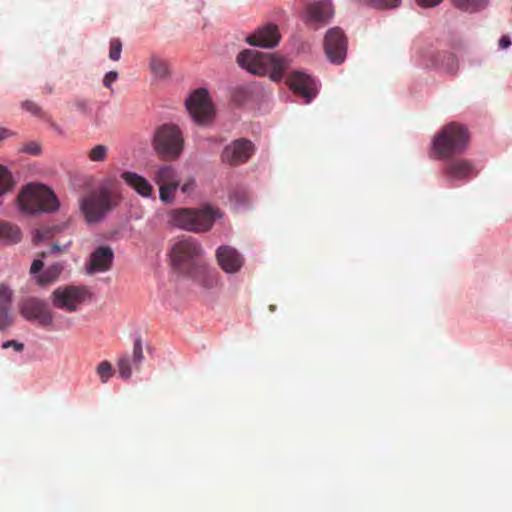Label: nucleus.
Wrapping results in <instances>:
<instances>
[{"instance_id": "nucleus-1", "label": "nucleus", "mask_w": 512, "mask_h": 512, "mask_svg": "<svg viewBox=\"0 0 512 512\" xmlns=\"http://www.w3.org/2000/svg\"><path fill=\"white\" fill-rule=\"evenodd\" d=\"M470 134L467 127L457 122L443 126L431 141L430 156L434 159H450L464 153L469 145Z\"/></svg>"}, {"instance_id": "nucleus-2", "label": "nucleus", "mask_w": 512, "mask_h": 512, "mask_svg": "<svg viewBox=\"0 0 512 512\" xmlns=\"http://www.w3.org/2000/svg\"><path fill=\"white\" fill-rule=\"evenodd\" d=\"M221 217L222 214L219 209L211 205H204L197 209H174L168 213V222L173 227L201 233L209 231L215 221Z\"/></svg>"}, {"instance_id": "nucleus-3", "label": "nucleus", "mask_w": 512, "mask_h": 512, "mask_svg": "<svg viewBox=\"0 0 512 512\" xmlns=\"http://www.w3.org/2000/svg\"><path fill=\"white\" fill-rule=\"evenodd\" d=\"M17 206L25 214L53 213L60 203L53 190L40 183L26 184L18 194Z\"/></svg>"}, {"instance_id": "nucleus-4", "label": "nucleus", "mask_w": 512, "mask_h": 512, "mask_svg": "<svg viewBox=\"0 0 512 512\" xmlns=\"http://www.w3.org/2000/svg\"><path fill=\"white\" fill-rule=\"evenodd\" d=\"M121 201V194L116 189L102 185L98 190L82 197L79 208L87 223L103 221Z\"/></svg>"}, {"instance_id": "nucleus-5", "label": "nucleus", "mask_w": 512, "mask_h": 512, "mask_svg": "<svg viewBox=\"0 0 512 512\" xmlns=\"http://www.w3.org/2000/svg\"><path fill=\"white\" fill-rule=\"evenodd\" d=\"M237 62L241 68L251 74L259 76L269 74L270 79L275 82L282 79L288 68L286 59L256 50L242 51L237 57Z\"/></svg>"}, {"instance_id": "nucleus-6", "label": "nucleus", "mask_w": 512, "mask_h": 512, "mask_svg": "<svg viewBox=\"0 0 512 512\" xmlns=\"http://www.w3.org/2000/svg\"><path fill=\"white\" fill-rule=\"evenodd\" d=\"M19 312L27 321L49 330L69 328L72 324L70 319H65L62 323L55 322L53 312L48 304L36 297L23 299L19 303Z\"/></svg>"}, {"instance_id": "nucleus-7", "label": "nucleus", "mask_w": 512, "mask_h": 512, "mask_svg": "<svg viewBox=\"0 0 512 512\" xmlns=\"http://www.w3.org/2000/svg\"><path fill=\"white\" fill-rule=\"evenodd\" d=\"M200 243L192 237L177 240L171 248V262L178 270L189 273L203 261Z\"/></svg>"}, {"instance_id": "nucleus-8", "label": "nucleus", "mask_w": 512, "mask_h": 512, "mask_svg": "<svg viewBox=\"0 0 512 512\" xmlns=\"http://www.w3.org/2000/svg\"><path fill=\"white\" fill-rule=\"evenodd\" d=\"M156 152L168 159L177 158L183 150L182 132L176 125L165 124L159 127L154 135Z\"/></svg>"}, {"instance_id": "nucleus-9", "label": "nucleus", "mask_w": 512, "mask_h": 512, "mask_svg": "<svg viewBox=\"0 0 512 512\" xmlns=\"http://www.w3.org/2000/svg\"><path fill=\"white\" fill-rule=\"evenodd\" d=\"M192 120L199 125H209L215 117V108L205 88L194 90L185 100Z\"/></svg>"}, {"instance_id": "nucleus-10", "label": "nucleus", "mask_w": 512, "mask_h": 512, "mask_svg": "<svg viewBox=\"0 0 512 512\" xmlns=\"http://www.w3.org/2000/svg\"><path fill=\"white\" fill-rule=\"evenodd\" d=\"M89 296L88 290L84 287L63 286L53 291L51 300L56 308L74 312Z\"/></svg>"}, {"instance_id": "nucleus-11", "label": "nucleus", "mask_w": 512, "mask_h": 512, "mask_svg": "<svg viewBox=\"0 0 512 512\" xmlns=\"http://www.w3.org/2000/svg\"><path fill=\"white\" fill-rule=\"evenodd\" d=\"M324 49L330 62L340 64L345 60L347 54V39L340 28H330L326 32Z\"/></svg>"}, {"instance_id": "nucleus-12", "label": "nucleus", "mask_w": 512, "mask_h": 512, "mask_svg": "<svg viewBox=\"0 0 512 512\" xmlns=\"http://www.w3.org/2000/svg\"><path fill=\"white\" fill-rule=\"evenodd\" d=\"M254 153V145L246 139H237L227 145L222 152V161L228 164L244 163Z\"/></svg>"}, {"instance_id": "nucleus-13", "label": "nucleus", "mask_w": 512, "mask_h": 512, "mask_svg": "<svg viewBox=\"0 0 512 512\" xmlns=\"http://www.w3.org/2000/svg\"><path fill=\"white\" fill-rule=\"evenodd\" d=\"M290 89L309 103L317 93V84L309 75L296 71L287 80Z\"/></svg>"}, {"instance_id": "nucleus-14", "label": "nucleus", "mask_w": 512, "mask_h": 512, "mask_svg": "<svg viewBox=\"0 0 512 512\" xmlns=\"http://www.w3.org/2000/svg\"><path fill=\"white\" fill-rule=\"evenodd\" d=\"M143 359L144 355L142 341L140 337H136L133 344L132 357L130 358L128 355H123L117 360L116 365L119 376L124 380L130 379L132 376L133 367L138 369Z\"/></svg>"}, {"instance_id": "nucleus-15", "label": "nucleus", "mask_w": 512, "mask_h": 512, "mask_svg": "<svg viewBox=\"0 0 512 512\" xmlns=\"http://www.w3.org/2000/svg\"><path fill=\"white\" fill-rule=\"evenodd\" d=\"M216 259L221 269L228 274L237 273L244 264V258L233 247L223 245L216 251Z\"/></svg>"}, {"instance_id": "nucleus-16", "label": "nucleus", "mask_w": 512, "mask_h": 512, "mask_svg": "<svg viewBox=\"0 0 512 512\" xmlns=\"http://www.w3.org/2000/svg\"><path fill=\"white\" fill-rule=\"evenodd\" d=\"M334 15L330 0H322L308 6L305 22L313 25L315 29L327 23Z\"/></svg>"}, {"instance_id": "nucleus-17", "label": "nucleus", "mask_w": 512, "mask_h": 512, "mask_svg": "<svg viewBox=\"0 0 512 512\" xmlns=\"http://www.w3.org/2000/svg\"><path fill=\"white\" fill-rule=\"evenodd\" d=\"M113 260V250L109 246H100L91 253L86 271L88 274L108 271L112 267Z\"/></svg>"}, {"instance_id": "nucleus-18", "label": "nucleus", "mask_w": 512, "mask_h": 512, "mask_svg": "<svg viewBox=\"0 0 512 512\" xmlns=\"http://www.w3.org/2000/svg\"><path fill=\"white\" fill-rule=\"evenodd\" d=\"M246 41L253 46L273 48L280 41V33L276 25L269 24L256 30L253 35L246 38Z\"/></svg>"}, {"instance_id": "nucleus-19", "label": "nucleus", "mask_w": 512, "mask_h": 512, "mask_svg": "<svg viewBox=\"0 0 512 512\" xmlns=\"http://www.w3.org/2000/svg\"><path fill=\"white\" fill-rule=\"evenodd\" d=\"M188 274L205 289L215 288L219 284V274L215 269L208 267L204 262L197 265Z\"/></svg>"}, {"instance_id": "nucleus-20", "label": "nucleus", "mask_w": 512, "mask_h": 512, "mask_svg": "<svg viewBox=\"0 0 512 512\" xmlns=\"http://www.w3.org/2000/svg\"><path fill=\"white\" fill-rule=\"evenodd\" d=\"M13 293L12 290L4 285L0 284V330L8 329L12 323L13 318L11 315V304H12Z\"/></svg>"}, {"instance_id": "nucleus-21", "label": "nucleus", "mask_w": 512, "mask_h": 512, "mask_svg": "<svg viewBox=\"0 0 512 512\" xmlns=\"http://www.w3.org/2000/svg\"><path fill=\"white\" fill-rule=\"evenodd\" d=\"M444 173L451 180L468 179L477 174L474 165L469 160H457L446 166Z\"/></svg>"}, {"instance_id": "nucleus-22", "label": "nucleus", "mask_w": 512, "mask_h": 512, "mask_svg": "<svg viewBox=\"0 0 512 512\" xmlns=\"http://www.w3.org/2000/svg\"><path fill=\"white\" fill-rule=\"evenodd\" d=\"M122 179L142 197H154L153 186L146 178L136 172L125 171L122 173Z\"/></svg>"}, {"instance_id": "nucleus-23", "label": "nucleus", "mask_w": 512, "mask_h": 512, "mask_svg": "<svg viewBox=\"0 0 512 512\" xmlns=\"http://www.w3.org/2000/svg\"><path fill=\"white\" fill-rule=\"evenodd\" d=\"M153 181L158 185H180V178L177 170L171 165L160 166L154 176Z\"/></svg>"}, {"instance_id": "nucleus-24", "label": "nucleus", "mask_w": 512, "mask_h": 512, "mask_svg": "<svg viewBox=\"0 0 512 512\" xmlns=\"http://www.w3.org/2000/svg\"><path fill=\"white\" fill-rule=\"evenodd\" d=\"M433 67L449 74H454L458 71L459 62L454 54L444 53L435 56Z\"/></svg>"}, {"instance_id": "nucleus-25", "label": "nucleus", "mask_w": 512, "mask_h": 512, "mask_svg": "<svg viewBox=\"0 0 512 512\" xmlns=\"http://www.w3.org/2000/svg\"><path fill=\"white\" fill-rule=\"evenodd\" d=\"M63 270L64 267L61 263H54L35 277L36 282L40 286H49L59 279Z\"/></svg>"}, {"instance_id": "nucleus-26", "label": "nucleus", "mask_w": 512, "mask_h": 512, "mask_svg": "<svg viewBox=\"0 0 512 512\" xmlns=\"http://www.w3.org/2000/svg\"><path fill=\"white\" fill-rule=\"evenodd\" d=\"M21 239V232L15 225L0 223V241L3 243H16Z\"/></svg>"}, {"instance_id": "nucleus-27", "label": "nucleus", "mask_w": 512, "mask_h": 512, "mask_svg": "<svg viewBox=\"0 0 512 512\" xmlns=\"http://www.w3.org/2000/svg\"><path fill=\"white\" fill-rule=\"evenodd\" d=\"M150 69L154 77L158 79H164L169 75L168 62L156 56L151 57Z\"/></svg>"}, {"instance_id": "nucleus-28", "label": "nucleus", "mask_w": 512, "mask_h": 512, "mask_svg": "<svg viewBox=\"0 0 512 512\" xmlns=\"http://www.w3.org/2000/svg\"><path fill=\"white\" fill-rule=\"evenodd\" d=\"M15 183L9 169L0 164V196L12 191Z\"/></svg>"}, {"instance_id": "nucleus-29", "label": "nucleus", "mask_w": 512, "mask_h": 512, "mask_svg": "<svg viewBox=\"0 0 512 512\" xmlns=\"http://www.w3.org/2000/svg\"><path fill=\"white\" fill-rule=\"evenodd\" d=\"M488 0H453L455 6L465 12H476L485 7Z\"/></svg>"}, {"instance_id": "nucleus-30", "label": "nucleus", "mask_w": 512, "mask_h": 512, "mask_svg": "<svg viewBox=\"0 0 512 512\" xmlns=\"http://www.w3.org/2000/svg\"><path fill=\"white\" fill-rule=\"evenodd\" d=\"M180 185H160L159 198L165 204H172L175 200V193Z\"/></svg>"}, {"instance_id": "nucleus-31", "label": "nucleus", "mask_w": 512, "mask_h": 512, "mask_svg": "<svg viewBox=\"0 0 512 512\" xmlns=\"http://www.w3.org/2000/svg\"><path fill=\"white\" fill-rule=\"evenodd\" d=\"M96 373L99 376L102 383H107L108 380L113 376L112 365L108 361L100 362L96 367Z\"/></svg>"}, {"instance_id": "nucleus-32", "label": "nucleus", "mask_w": 512, "mask_h": 512, "mask_svg": "<svg viewBox=\"0 0 512 512\" xmlns=\"http://www.w3.org/2000/svg\"><path fill=\"white\" fill-rule=\"evenodd\" d=\"M361 4L379 8H395L401 0H358Z\"/></svg>"}, {"instance_id": "nucleus-33", "label": "nucleus", "mask_w": 512, "mask_h": 512, "mask_svg": "<svg viewBox=\"0 0 512 512\" xmlns=\"http://www.w3.org/2000/svg\"><path fill=\"white\" fill-rule=\"evenodd\" d=\"M109 47V58L112 61H118L122 53V42L118 38H112L110 40Z\"/></svg>"}, {"instance_id": "nucleus-34", "label": "nucleus", "mask_w": 512, "mask_h": 512, "mask_svg": "<svg viewBox=\"0 0 512 512\" xmlns=\"http://www.w3.org/2000/svg\"><path fill=\"white\" fill-rule=\"evenodd\" d=\"M107 157V147L104 145H96L89 152V159L93 162H102Z\"/></svg>"}, {"instance_id": "nucleus-35", "label": "nucleus", "mask_w": 512, "mask_h": 512, "mask_svg": "<svg viewBox=\"0 0 512 512\" xmlns=\"http://www.w3.org/2000/svg\"><path fill=\"white\" fill-rule=\"evenodd\" d=\"M118 79V73L116 71H109L106 73L103 79V85L113 92L112 84Z\"/></svg>"}, {"instance_id": "nucleus-36", "label": "nucleus", "mask_w": 512, "mask_h": 512, "mask_svg": "<svg viewBox=\"0 0 512 512\" xmlns=\"http://www.w3.org/2000/svg\"><path fill=\"white\" fill-rule=\"evenodd\" d=\"M22 107L26 111L32 113L33 115H38L41 111L40 107L36 103H34L33 101H29V100L24 101L22 103Z\"/></svg>"}, {"instance_id": "nucleus-37", "label": "nucleus", "mask_w": 512, "mask_h": 512, "mask_svg": "<svg viewBox=\"0 0 512 512\" xmlns=\"http://www.w3.org/2000/svg\"><path fill=\"white\" fill-rule=\"evenodd\" d=\"M180 190L184 193V194H189L191 193L194 188H195V181L194 179H189L187 180L185 183H183L182 185L179 186Z\"/></svg>"}, {"instance_id": "nucleus-38", "label": "nucleus", "mask_w": 512, "mask_h": 512, "mask_svg": "<svg viewBox=\"0 0 512 512\" xmlns=\"http://www.w3.org/2000/svg\"><path fill=\"white\" fill-rule=\"evenodd\" d=\"M9 347H13L16 351H22L24 348L23 343L17 342L14 340L6 341L2 344L3 349H7Z\"/></svg>"}, {"instance_id": "nucleus-39", "label": "nucleus", "mask_w": 512, "mask_h": 512, "mask_svg": "<svg viewBox=\"0 0 512 512\" xmlns=\"http://www.w3.org/2000/svg\"><path fill=\"white\" fill-rule=\"evenodd\" d=\"M23 151L28 154L37 155L40 153L41 148L37 143H30L24 147Z\"/></svg>"}, {"instance_id": "nucleus-40", "label": "nucleus", "mask_w": 512, "mask_h": 512, "mask_svg": "<svg viewBox=\"0 0 512 512\" xmlns=\"http://www.w3.org/2000/svg\"><path fill=\"white\" fill-rule=\"evenodd\" d=\"M43 266L44 262L42 259H35L31 264L30 272L32 274H37L42 270Z\"/></svg>"}, {"instance_id": "nucleus-41", "label": "nucleus", "mask_w": 512, "mask_h": 512, "mask_svg": "<svg viewBox=\"0 0 512 512\" xmlns=\"http://www.w3.org/2000/svg\"><path fill=\"white\" fill-rule=\"evenodd\" d=\"M512 45V41L509 35H503L499 39V47L503 50L508 49Z\"/></svg>"}, {"instance_id": "nucleus-42", "label": "nucleus", "mask_w": 512, "mask_h": 512, "mask_svg": "<svg viewBox=\"0 0 512 512\" xmlns=\"http://www.w3.org/2000/svg\"><path fill=\"white\" fill-rule=\"evenodd\" d=\"M443 0H417L422 7H434L439 5Z\"/></svg>"}, {"instance_id": "nucleus-43", "label": "nucleus", "mask_w": 512, "mask_h": 512, "mask_svg": "<svg viewBox=\"0 0 512 512\" xmlns=\"http://www.w3.org/2000/svg\"><path fill=\"white\" fill-rule=\"evenodd\" d=\"M45 238V232L42 231V230H35L33 232V242L34 244H39L40 242L43 241V239Z\"/></svg>"}, {"instance_id": "nucleus-44", "label": "nucleus", "mask_w": 512, "mask_h": 512, "mask_svg": "<svg viewBox=\"0 0 512 512\" xmlns=\"http://www.w3.org/2000/svg\"><path fill=\"white\" fill-rule=\"evenodd\" d=\"M70 246V242H68L67 244L64 245V247H61L60 245L58 244H54L51 248V252L53 254H58L64 250H66L68 247Z\"/></svg>"}, {"instance_id": "nucleus-45", "label": "nucleus", "mask_w": 512, "mask_h": 512, "mask_svg": "<svg viewBox=\"0 0 512 512\" xmlns=\"http://www.w3.org/2000/svg\"><path fill=\"white\" fill-rule=\"evenodd\" d=\"M13 133L5 128H0V142L4 139H7L8 137L12 136Z\"/></svg>"}]
</instances>
